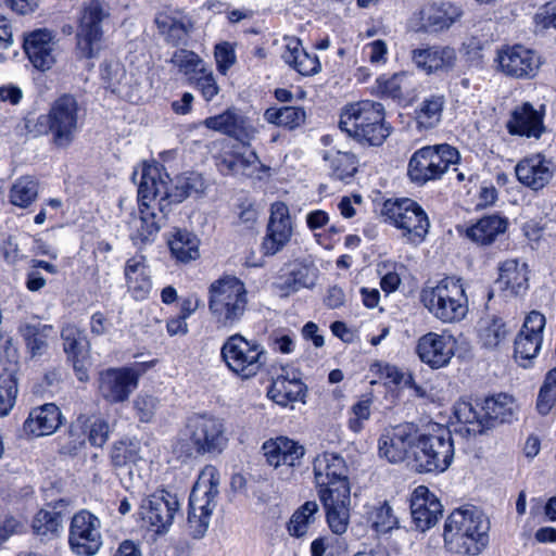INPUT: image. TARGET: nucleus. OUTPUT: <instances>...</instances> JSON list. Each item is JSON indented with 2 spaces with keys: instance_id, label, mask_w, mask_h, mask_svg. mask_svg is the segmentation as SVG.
Here are the masks:
<instances>
[{
  "instance_id": "obj_22",
  "label": "nucleus",
  "mask_w": 556,
  "mask_h": 556,
  "mask_svg": "<svg viewBox=\"0 0 556 556\" xmlns=\"http://www.w3.org/2000/svg\"><path fill=\"white\" fill-rule=\"evenodd\" d=\"M545 324V316L538 311L527 315L515 340V358L521 366L527 367L528 363L538 356L543 342Z\"/></svg>"
},
{
  "instance_id": "obj_5",
  "label": "nucleus",
  "mask_w": 556,
  "mask_h": 556,
  "mask_svg": "<svg viewBox=\"0 0 556 556\" xmlns=\"http://www.w3.org/2000/svg\"><path fill=\"white\" fill-rule=\"evenodd\" d=\"M339 126L350 137L369 146L382 144L390 135L383 105L370 100L346 105L340 115Z\"/></svg>"
},
{
  "instance_id": "obj_21",
  "label": "nucleus",
  "mask_w": 556,
  "mask_h": 556,
  "mask_svg": "<svg viewBox=\"0 0 556 556\" xmlns=\"http://www.w3.org/2000/svg\"><path fill=\"white\" fill-rule=\"evenodd\" d=\"M456 339L446 332H428L416 345L420 361L432 369L446 367L455 355Z\"/></svg>"
},
{
  "instance_id": "obj_32",
  "label": "nucleus",
  "mask_w": 556,
  "mask_h": 556,
  "mask_svg": "<svg viewBox=\"0 0 556 556\" xmlns=\"http://www.w3.org/2000/svg\"><path fill=\"white\" fill-rule=\"evenodd\" d=\"M101 76L106 87L121 98L130 102H137L140 99L141 84L132 75H127L119 63L105 64L101 71Z\"/></svg>"
},
{
  "instance_id": "obj_55",
  "label": "nucleus",
  "mask_w": 556,
  "mask_h": 556,
  "mask_svg": "<svg viewBox=\"0 0 556 556\" xmlns=\"http://www.w3.org/2000/svg\"><path fill=\"white\" fill-rule=\"evenodd\" d=\"M172 64L177 67L179 73L193 78L194 74H200L206 67L203 59L193 51L179 49L176 50L170 59Z\"/></svg>"
},
{
  "instance_id": "obj_31",
  "label": "nucleus",
  "mask_w": 556,
  "mask_h": 556,
  "mask_svg": "<svg viewBox=\"0 0 556 556\" xmlns=\"http://www.w3.org/2000/svg\"><path fill=\"white\" fill-rule=\"evenodd\" d=\"M167 213L159 211L154 205L139 203V215L129 222L131 240L136 243L152 240L164 225Z\"/></svg>"
},
{
  "instance_id": "obj_24",
  "label": "nucleus",
  "mask_w": 556,
  "mask_h": 556,
  "mask_svg": "<svg viewBox=\"0 0 556 556\" xmlns=\"http://www.w3.org/2000/svg\"><path fill=\"white\" fill-rule=\"evenodd\" d=\"M318 496L324 504L330 531L336 535L344 534L350 526L351 488L344 485L333 491H319Z\"/></svg>"
},
{
  "instance_id": "obj_28",
  "label": "nucleus",
  "mask_w": 556,
  "mask_h": 556,
  "mask_svg": "<svg viewBox=\"0 0 556 556\" xmlns=\"http://www.w3.org/2000/svg\"><path fill=\"white\" fill-rule=\"evenodd\" d=\"M24 49L31 64L40 71H48L55 63L56 41L48 29L30 33L25 38Z\"/></svg>"
},
{
  "instance_id": "obj_57",
  "label": "nucleus",
  "mask_w": 556,
  "mask_h": 556,
  "mask_svg": "<svg viewBox=\"0 0 556 556\" xmlns=\"http://www.w3.org/2000/svg\"><path fill=\"white\" fill-rule=\"evenodd\" d=\"M369 521L378 533H387L399 527V520L394 516L392 507L387 502L371 510Z\"/></svg>"
},
{
  "instance_id": "obj_10",
  "label": "nucleus",
  "mask_w": 556,
  "mask_h": 556,
  "mask_svg": "<svg viewBox=\"0 0 556 556\" xmlns=\"http://www.w3.org/2000/svg\"><path fill=\"white\" fill-rule=\"evenodd\" d=\"M220 476L216 467L205 466L193 485L189 498L188 522L194 535L202 536L210 525L211 515L216 506Z\"/></svg>"
},
{
  "instance_id": "obj_29",
  "label": "nucleus",
  "mask_w": 556,
  "mask_h": 556,
  "mask_svg": "<svg viewBox=\"0 0 556 556\" xmlns=\"http://www.w3.org/2000/svg\"><path fill=\"white\" fill-rule=\"evenodd\" d=\"M203 124L208 129L233 137L243 143L250 141L255 135L250 121L235 110H227L222 114L207 117Z\"/></svg>"
},
{
  "instance_id": "obj_16",
  "label": "nucleus",
  "mask_w": 556,
  "mask_h": 556,
  "mask_svg": "<svg viewBox=\"0 0 556 556\" xmlns=\"http://www.w3.org/2000/svg\"><path fill=\"white\" fill-rule=\"evenodd\" d=\"M179 508L180 503L176 494L157 490L142 500L139 516L155 533H164L172 526Z\"/></svg>"
},
{
  "instance_id": "obj_50",
  "label": "nucleus",
  "mask_w": 556,
  "mask_h": 556,
  "mask_svg": "<svg viewBox=\"0 0 556 556\" xmlns=\"http://www.w3.org/2000/svg\"><path fill=\"white\" fill-rule=\"evenodd\" d=\"M264 118L269 124L293 129L305 122L306 114L298 106L269 108L265 111Z\"/></svg>"
},
{
  "instance_id": "obj_49",
  "label": "nucleus",
  "mask_w": 556,
  "mask_h": 556,
  "mask_svg": "<svg viewBox=\"0 0 556 556\" xmlns=\"http://www.w3.org/2000/svg\"><path fill=\"white\" fill-rule=\"evenodd\" d=\"M62 528L61 513L40 509L31 522L33 532L41 540L50 541L56 538Z\"/></svg>"
},
{
  "instance_id": "obj_42",
  "label": "nucleus",
  "mask_w": 556,
  "mask_h": 556,
  "mask_svg": "<svg viewBox=\"0 0 556 556\" xmlns=\"http://www.w3.org/2000/svg\"><path fill=\"white\" fill-rule=\"evenodd\" d=\"M319 506L316 501H307L296 508L287 522V532L295 539H304L309 528L315 525Z\"/></svg>"
},
{
  "instance_id": "obj_17",
  "label": "nucleus",
  "mask_w": 556,
  "mask_h": 556,
  "mask_svg": "<svg viewBox=\"0 0 556 556\" xmlns=\"http://www.w3.org/2000/svg\"><path fill=\"white\" fill-rule=\"evenodd\" d=\"M416 438H418V428L414 424L405 422L389 427L379 438V456L392 464L407 458L413 460Z\"/></svg>"
},
{
  "instance_id": "obj_58",
  "label": "nucleus",
  "mask_w": 556,
  "mask_h": 556,
  "mask_svg": "<svg viewBox=\"0 0 556 556\" xmlns=\"http://www.w3.org/2000/svg\"><path fill=\"white\" fill-rule=\"evenodd\" d=\"M315 282V270L308 268L307 266L301 265L290 273L281 288L286 290V294H289L303 288H312Z\"/></svg>"
},
{
  "instance_id": "obj_46",
  "label": "nucleus",
  "mask_w": 556,
  "mask_h": 556,
  "mask_svg": "<svg viewBox=\"0 0 556 556\" xmlns=\"http://www.w3.org/2000/svg\"><path fill=\"white\" fill-rule=\"evenodd\" d=\"M515 401L513 396L507 394H497L484 400L481 410L485 416L486 426L491 421L506 422L509 421L515 412Z\"/></svg>"
},
{
  "instance_id": "obj_25",
  "label": "nucleus",
  "mask_w": 556,
  "mask_h": 556,
  "mask_svg": "<svg viewBox=\"0 0 556 556\" xmlns=\"http://www.w3.org/2000/svg\"><path fill=\"white\" fill-rule=\"evenodd\" d=\"M438 497L425 485H418L410 497V514L417 530L425 532L435 526L442 516Z\"/></svg>"
},
{
  "instance_id": "obj_43",
  "label": "nucleus",
  "mask_w": 556,
  "mask_h": 556,
  "mask_svg": "<svg viewBox=\"0 0 556 556\" xmlns=\"http://www.w3.org/2000/svg\"><path fill=\"white\" fill-rule=\"evenodd\" d=\"M444 94H430L426 97L415 110V121L419 129H432L442 119L445 106Z\"/></svg>"
},
{
  "instance_id": "obj_60",
  "label": "nucleus",
  "mask_w": 556,
  "mask_h": 556,
  "mask_svg": "<svg viewBox=\"0 0 556 556\" xmlns=\"http://www.w3.org/2000/svg\"><path fill=\"white\" fill-rule=\"evenodd\" d=\"M371 404V397L364 396L351 407L349 428L353 432L358 433L363 430L365 421L370 418Z\"/></svg>"
},
{
  "instance_id": "obj_39",
  "label": "nucleus",
  "mask_w": 556,
  "mask_h": 556,
  "mask_svg": "<svg viewBox=\"0 0 556 556\" xmlns=\"http://www.w3.org/2000/svg\"><path fill=\"white\" fill-rule=\"evenodd\" d=\"M511 134L527 137H540L543 130L542 115L529 103L517 108L508 123Z\"/></svg>"
},
{
  "instance_id": "obj_62",
  "label": "nucleus",
  "mask_w": 556,
  "mask_h": 556,
  "mask_svg": "<svg viewBox=\"0 0 556 556\" xmlns=\"http://www.w3.org/2000/svg\"><path fill=\"white\" fill-rule=\"evenodd\" d=\"M64 341V351L70 358L75 359L81 352L83 334L74 325H66L61 331Z\"/></svg>"
},
{
  "instance_id": "obj_1",
  "label": "nucleus",
  "mask_w": 556,
  "mask_h": 556,
  "mask_svg": "<svg viewBox=\"0 0 556 556\" xmlns=\"http://www.w3.org/2000/svg\"><path fill=\"white\" fill-rule=\"evenodd\" d=\"M490 522L476 506L454 509L445 519L443 541L446 549L458 555H479L488 544Z\"/></svg>"
},
{
  "instance_id": "obj_44",
  "label": "nucleus",
  "mask_w": 556,
  "mask_h": 556,
  "mask_svg": "<svg viewBox=\"0 0 556 556\" xmlns=\"http://www.w3.org/2000/svg\"><path fill=\"white\" fill-rule=\"evenodd\" d=\"M200 240L193 233L176 229L168 238L172 255L181 263H188L200 257Z\"/></svg>"
},
{
  "instance_id": "obj_34",
  "label": "nucleus",
  "mask_w": 556,
  "mask_h": 556,
  "mask_svg": "<svg viewBox=\"0 0 556 556\" xmlns=\"http://www.w3.org/2000/svg\"><path fill=\"white\" fill-rule=\"evenodd\" d=\"M515 172L518 180L532 190L544 188L553 176L551 163L541 154L525 157Z\"/></svg>"
},
{
  "instance_id": "obj_61",
  "label": "nucleus",
  "mask_w": 556,
  "mask_h": 556,
  "mask_svg": "<svg viewBox=\"0 0 556 556\" xmlns=\"http://www.w3.org/2000/svg\"><path fill=\"white\" fill-rule=\"evenodd\" d=\"M134 408L141 422H150L159 408V400L150 394H138L134 401Z\"/></svg>"
},
{
  "instance_id": "obj_63",
  "label": "nucleus",
  "mask_w": 556,
  "mask_h": 556,
  "mask_svg": "<svg viewBox=\"0 0 556 556\" xmlns=\"http://www.w3.org/2000/svg\"><path fill=\"white\" fill-rule=\"evenodd\" d=\"M288 65L304 76L315 75L321 70L318 58L306 52L304 49L296 55L295 61L290 62Z\"/></svg>"
},
{
  "instance_id": "obj_12",
  "label": "nucleus",
  "mask_w": 556,
  "mask_h": 556,
  "mask_svg": "<svg viewBox=\"0 0 556 556\" xmlns=\"http://www.w3.org/2000/svg\"><path fill=\"white\" fill-rule=\"evenodd\" d=\"M543 64L542 56L523 45H504L493 59L494 71L514 79H533Z\"/></svg>"
},
{
  "instance_id": "obj_48",
  "label": "nucleus",
  "mask_w": 556,
  "mask_h": 556,
  "mask_svg": "<svg viewBox=\"0 0 556 556\" xmlns=\"http://www.w3.org/2000/svg\"><path fill=\"white\" fill-rule=\"evenodd\" d=\"M111 460L112 464L117 468H124L126 466L134 465L138 467L144 463V459L140 455V443L136 440H121L113 444L111 448Z\"/></svg>"
},
{
  "instance_id": "obj_13",
  "label": "nucleus",
  "mask_w": 556,
  "mask_h": 556,
  "mask_svg": "<svg viewBox=\"0 0 556 556\" xmlns=\"http://www.w3.org/2000/svg\"><path fill=\"white\" fill-rule=\"evenodd\" d=\"M138 201L168 212L172 201V179L164 167L156 163H142L138 182Z\"/></svg>"
},
{
  "instance_id": "obj_14",
  "label": "nucleus",
  "mask_w": 556,
  "mask_h": 556,
  "mask_svg": "<svg viewBox=\"0 0 556 556\" xmlns=\"http://www.w3.org/2000/svg\"><path fill=\"white\" fill-rule=\"evenodd\" d=\"M67 541L75 556H96L103 545L100 519L89 510L77 511L71 519Z\"/></svg>"
},
{
  "instance_id": "obj_2",
  "label": "nucleus",
  "mask_w": 556,
  "mask_h": 556,
  "mask_svg": "<svg viewBox=\"0 0 556 556\" xmlns=\"http://www.w3.org/2000/svg\"><path fill=\"white\" fill-rule=\"evenodd\" d=\"M78 103L72 96H62L50 106L48 113L26 122L28 134L34 137L51 135V143L59 149L68 148L78 131Z\"/></svg>"
},
{
  "instance_id": "obj_19",
  "label": "nucleus",
  "mask_w": 556,
  "mask_h": 556,
  "mask_svg": "<svg viewBox=\"0 0 556 556\" xmlns=\"http://www.w3.org/2000/svg\"><path fill=\"white\" fill-rule=\"evenodd\" d=\"M139 374L131 367L109 368L99 374L98 390L110 404L127 402L137 389Z\"/></svg>"
},
{
  "instance_id": "obj_7",
  "label": "nucleus",
  "mask_w": 556,
  "mask_h": 556,
  "mask_svg": "<svg viewBox=\"0 0 556 556\" xmlns=\"http://www.w3.org/2000/svg\"><path fill=\"white\" fill-rule=\"evenodd\" d=\"M454 458L451 432L438 425L418 430L413 450V467L418 472H444Z\"/></svg>"
},
{
  "instance_id": "obj_35",
  "label": "nucleus",
  "mask_w": 556,
  "mask_h": 556,
  "mask_svg": "<svg viewBox=\"0 0 556 556\" xmlns=\"http://www.w3.org/2000/svg\"><path fill=\"white\" fill-rule=\"evenodd\" d=\"M464 15L462 7L451 3H432L420 11L422 26L430 31H443L459 22Z\"/></svg>"
},
{
  "instance_id": "obj_23",
  "label": "nucleus",
  "mask_w": 556,
  "mask_h": 556,
  "mask_svg": "<svg viewBox=\"0 0 556 556\" xmlns=\"http://www.w3.org/2000/svg\"><path fill=\"white\" fill-rule=\"evenodd\" d=\"M314 477L319 491H333L341 486H350L349 469L342 456L336 453H323L313 464Z\"/></svg>"
},
{
  "instance_id": "obj_59",
  "label": "nucleus",
  "mask_w": 556,
  "mask_h": 556,
  "mask_svg": "<svg viewBox=\"0 0 556 556\" xmlns=\"http://www.w3.org/2000/svg\"><path fill=\"white\" fill-rule=\"evenodd\" d=\"M214 60L218 73L226 76L230 68L237 63L235 45L222 41L214 47Z\"/></svg>"
},
{
  "instance_id": "obj_45",
  "label": "nucleus",
  "mask_w": 556,
  "mask_h": 556,
  "mask_svg": "<svg viewBox=\"0 0 556 556\" xmlns=\"http://www.w3.org/2000/svg\"><path fill=\"white\" fill-rule=\"evenodd\" d=\"M26 346L33 356L42 355L48 349L50 338L56 336L53 326L46 324H26L20 328Z\"/></svg>"
},
{
  "instance_id": "obj_53",
  "label": "nucleus",
  "mask_w": 556,
  "mask_h": 556,
  "mask_svg": "<svg viewBox=\"0 0 556 556\" xmlns=\"http://www.w3.org/2000/svg\"><path fill=\"white\" fill-rule=\"evenodd\" d=\"M413 75L406 72L396 73L390 77L380 76L377 79L379 92L393 99H402L414 86Z\"/></svg>"
},
{
  "instance_id": "obj_52",
  "label": "nucleus",
  "mask_w": 556,
  "mask_h": 556,
  "mask_svg": "<svg viewBox=\"0 0 556 556\" xmlns=\"http://www.w3.org/2000/svg\"><path fill=\"white\" fill-rule=\"evenodd\" d=\"M261 167V162L254 151L244 154H235L230 157H224L219 163L222 172L227 174H241L252 176Z\"/></svg>"
},
{
  "instance_id": "obj_18",
  "label": "nucleus",
  "mask_w": 556,
  "mask_h": 556,
  "mask_svg": "<svg viewBox=\"0 0 556 556\" xmlns=\"http://www.w3.org/2000/svg\"><path fill=\"white\" fill-rule=\"evenodd\" d=\"M108 16L109 11L97 0L84 8L76 35L77 49L84 58H92L99 51L103 34L101 23Z\"/></svg>"
},
{
  "instance_id": "obj_9",
  "label": "nucleus",
  "mask_w": 556,
  "mask_h": 556,
  "mask_svg": "<svg viewBox=\"0 0 556 556\" xmlns=\"http://www.w3.org/2000/svg\"><path fill=\"white\" fill-rule=\"evenodd\" d=\"M380 214L384 223L401 231V237L406 243L418 245L425 241L429 232V217L413 199H388L383 202Z\"/></svg>"
},
{
  "instance_id": "obj_54",
  "label": "nucleus",
  "mask_w": 556,
  "mask_h": 556,
  "mask_svg": "<svg viewBox=\"0 0 556 556\" xmlns=\"http://www.w3.org/2000/svg\"><path fill=\"white\" fill-rule=\"evenodd\" d=\"M204 189V180L201 174L190 172L176 177L175 186L172 187L173 203H180L186 198L200 193Z\"/></svg>"
},
{
  "instance_id": "obj_30",
  "label": "nucleus",
  "mask_w": 556,
  "mask_h": 556,
  "mask_svg": "<svg viewBox=\"0 0 556 556\" xmlns=\"http://www.w3.org/2000/svg\"><path fill=\"white\" fill-rule=\"evenodd\" d=\"M62 422L60 408L53 403H47L29 412L23 428L27 435L39 438L53 434Z\"/></svg>"
},
{
  "instance_id": "obj_64",
  "label": "nucleus",
  "mask_w": 556,
  "mask_h": 556,
  "mask_svg": "<svg viewBox=\"0 0 556 556\" xmlns=\"http://www.w3.org/2000/svg\"><path fill=\"white\" fill-rule=\"evenodd\" d=\"M536 30L556 29V0L541 7L534 15Z\"/></svg>"
},
{
  "instance_id": "obj_27",
  "label": "nucleus",
  "mask_w": 556,
  "mask_h": 556,
  "mask_svg": "<svg viewBox=\"0 0 556 556\" xmlns=\"http://www.w3.org/2000/svg\"><path fill=\"white\" fill-rule=\"evenodd\" d=\"M413 63L427 75L452 71L457 62L454 48L448 46H432L415 49L412 52Z\"/></svg>"
},
{
  "instance_id": "obj_6",
  "label": "nucleus",
  "mask_w": 556,
  "mask_h": 556,
  "mask_svg": "<svg viewBox=\"0 0 556 556\" xmlns=\"http://www.w3.org/2000/svg\"><path fill=\"white\" fill-rule=\"evenodd\" d=\"M227 444L223 421L211 415L191 416L175 444L180 456L220 453Z\"/></svg>"
},
{
  "instance_id": "obj_15",
  "label": "nucleus",
  "mask_w": 556,
  "mask_h": 556,
  "mask_svg": "<svg viewBox=\"0 0 556 556\" xmlns=\"http://www.w3.org/2000/svg\"><path fill=\"white\" fill-rule=\"evenodd\" d=\"M262 450L266 463L283 480L294 477V470L301 466L306 452L302 444L288 437L269 439L263 443Z\"/></svg>"
},
{
  "instance_id": "obj_37",
  "label": "nucleus",
  "mask_w": 556,
  "mask_h": 556,
  "mask_svg": "<svg viewBox=\"0 0 556 556\" xmlns=\"http://www.w3.org/2000/svg\"><path fill=\"white\" fill-rule=\"evenodd\" d=\"M528 265L518 260H506L500 266V287L511 295H518L528 289Z\"/></svg>"
},
{
  "instance_id": "obj_4",
  "label": "nucleus",
  "mask_w": 556,
  "mask_h": 556,
  "mask_svg": "<svg viewBox=\"0 0 556 556\" xmlns=\"http://www.w3.org/2000/svg\"><path fill=\"white\" fill-rule=\"evenodd\" d=\"M208 311L218 328H233L243 318L249 303L242 280L225 275L208 287Z\"/></svg>"
},
{
  "instance_id": "obj_20",
  "label": "nucleus",
  "mask_w": 556,
  "mask_h": 556,
  "mask_svg": "<svg viewBox=\"0 0 556 556\" xmlns=\"http://www.w3.org/2000/svg\"><path fill=\"white\" fill-rule=\"evenodd\" d=\"M293 225L286 203L277 201L270 206V216L266 235L262 242V251L265 255H275L280 252L291 240Z\"/></svg>"
},
{
  "instance_id": "obj_51",
  "label": "nucleus",
  "mask_w": 556,
  "mask_h": 556,
  "mask_svg": "<svg viewBox=\"0 0 556 556\" xmlns=\"http://www.w3.org/2000/svg\"><path fill=\"white\" fill-rule=\"evenodd\" d=\"M38 198V182L29 176L15 180L9 191L10 203L14 206L26 208Z\"/></svg>"
},
{
  "instance_id": "obj_38",
  "label": "nucleus",
  "mask_w": 556,
  "mask_h": 556,
  "mask_svg": "<svg viewBox=\"0 0 556 556\" xmlns=\"http://www.w3.org/2000/svg\"><path fill=\"white\" fill-rule=\"evenodd\" d=\"M509 330L505 321L496 315L481 317L477 324L479 344L485 350H496L506 340Z\"/></svg>"
},
{
  "instance_id": "obj_3",
  "label": "nucleus",
  "mask_w": 556,
  "mask_h": 556,
  "mask_svg": "<svg viewBox=\"0 0 556 556\" xmlns=\"http://www.w3.org/2000/svg\"><path fill=\"white\" fill-rule=\"evenodd\" d=\"M420 301L433 317L444 324L465 319L469 309L462 279L451 276L426 285L420 292Z\"/></svg>"
},
{
  "instance_id": "obj_47",
  "label": "nucleus",
  "mask_w": 556,
  "mask_h": 556,
  "mask_svg": "<svg viewBox=\"0 0 556 556\" xmlns=\"http://www.w3.org/2000/svg\"><path fill=\"white\" fill-rule=\"evenodd\" d=\"M454 415L457 421L464 425V430L468 434L482 433L488 428L483 412L478 410L470 402H457L454 406Z\"/></svg>"
},
{
  "instance_id": "obj_33",
  "label": "nucleus",
  "mask_w": 556,
  "mask_h": 556,
  "mask_svg": "<svg viewBox=\"0 0 556 556\" xmlns=\"http://www.w3.org/2000/svg\"><path fill=\"white\" fill-rule=\"evenodd\" d=\"M267 394L278 405L288 406L303 400L305 387L298 371L282 368V372L274 379Z\"/></svg>"
},
{
  "instance_id": "obj_11",
  "label": "nucleus",
  "mask_w": 556,
  "mask_h": 556,
  "mask_svg": "<svg viewBox=\"0 0 556 556\" xmlns=\"http://www.w3.org/2000/svg\"><path fill=\"white\" fill-rule=\"evenodd\" d=\"M459 152L450 144L427 146L417 150L408 163V176L416 184L439 179L458 163Z\"/></svg>"
},
{
  "instance_id": "obj_8",
  "label": "nucleus",
  "mask_w": 556,
  "mask_h": 556,
  "mask_svg": "<svg viewBox=\"0 0 556 556\" xmlns=\"http://www.w3.org/2000/svg\"><path fill=\"white\" fill-rule=\"evenodd\" d=\"M220 358L233 376L240 380H250L266 366L267 351L258 341L235 333L224 341Z\"/></svg>"
},
{
  "instance_id": "obj_26",
  "label": "nucleus",
  "mask_w": 556,
  "mask_h": 556,
  "mask_svg": "<svg viewBox=\"0 0 556 556\" xmlns=\"http://www.w3.org/2000/svg\"><path fill=\"white\" fill-rule=\"evenodd\" d=\"M155 24L165 40L173 45L182 42L193 29L192 17L181 9L165 7L155 15Z\"/></svg>"
},
{
  "instance_id": "obj_36",
  "label": "nucleus",
  "mask_w": 556,
  "mask_h": 556,
  "mask_svg": "<svg viewBox=\"0 0 556 556\" xmlns=\"http://www.w3.org/2000/svg\"><path fill=\"white\" fill-rule=\"evenodd\" d=\"M128 292L135 300H144L152 290L150 271L143 255H136L126 262L124 268Z\"/></svg>"
},
{
  "instance_id": "obj_40",
  "label": "nucleus",
  "mask_w": 556,
  "mask_h": 556,
  "mask_svg": "<svg viewBox=\"0 0 556 556\" xmlns=\"http://www.w3.org/2000/svg\"><path fill=\"white\" fill-rule=\"evenodd\" d=\"M508 222L500 215H488L467 228V237L473 242L488 245L507 229Z\"/></svg>"
},
{
  "instance_id": "obj_41",
  "label": "nucleus",
  "mask_w": 556,
  "mask_h": 556,
  "mask_svg": "<svg viewBox=\"0 0 556 556\" xmlns=\"http://www.w3.org/2000/svg\"><path fill=\"white\" fill-rule=\"evenodd\" d=\"M323 159L327 163L330 175L342 181L354 177L358 168V159L350 151L330 149L324 153Z\"/></svg>"
},
{
  "instance_id": "obj_56",
  "label": "nucleus",
  "mask_w": 556,
  "mask_h": 556,
  "mask_svg": "<svg viewBox=\"0 0 556 556\" xmlns=\"http://www.w3.org/2000/svg\"><path fill=\"white\" fill-rule=\"evenodd\" d=\"M18 394L17 379L12 375L0 376V417L8 416L15 406Z\"/></svg>"
}]
</instances>
